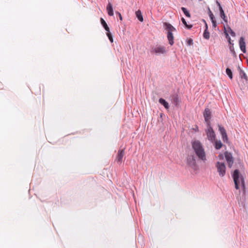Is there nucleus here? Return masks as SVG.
<instances>
[{
	"label": "nucleus",
	"mask_w": 248,
	"mask_h": 248,
	"mask_svg": "<svg viewBox=\"0 0 248 248\" xmlns=\"http://www.w3.org/2000/svg\"><path fill=\"white\" fill-rule=\"evenodd\" d=\"M192 148L199 160L203 162L206 160V154L202 143L198 140L191 141Z\"/></svg>",
	"instance_id": "obj_1"
},
{
	"label": "nucleus",
	"mask_w": 248,
	"mask_h": 248,
	"mask_svg": "<svg viewBox=\"0 0 248 248\" xmlns=\"http://www.w3.org/2000/svg\"><path fill=\"white\" fill-rule=\"evenodd\" d=\"M232 176L234 181L235 188L236 189H239V186L241 185L242 191L244 195L246 192L245 181L243 176L240 174L239 170H235Z\"/></svg>",
	"instance_id": "obj_2"
},
{
	"label": "nucleus",
	"mask_w": 248,
	"mask_h": 248,
	"mask_svg": "<svg viewBox=\"0 0 248 248\" xmlns=\"http://www.w3.org/2000/svg\"><path fill=\"white\" fill-rule=\"evenodd\" d=\"M163 26L165 30L167 31V39L169 43L170 46H172L174 44V37L172 32L176 31V30L169 23L164 22L163 23Z\"/></svg>",
	"instance_id": "obj_3"
},
{
	"label": "nucleus",
	"mask_w": 248,
	"mask_h": 248,
	"mask_svg": "<svg viewBox=\"0 0 248 248\" xmlns=\"http://www.w3.org/2000/svg\"><path fill=\"white\" fill-rule=\"evenodd\" d=\"M150 52L153 54L159 55L165 54L166 53V49L165 46L160 45H156L151 46Z\"/></svg>",
	"instance_id": "obj_4"
},
{
	"label": "nucleus",
	"mask_w": 248,
	"mask_h": 248,
	"mask_svg": "<svg viewBox=\"0 0 248 248\" xmlns=\"http://www.w3.org/2000/svg\"><path fill=\"white\" fill-rule=\"evenodd\" d=\"M186 164L194 171L198 170V166L196 163L195 156L194 155H188L186 157Z\"/></svg>",
	"instance_id": "obj_5"
},
{
	"label": "nucleus",
	"mask_w": 248,
	"mask_h": 248,
	"mask_svg": "<svg viewBox=\"0 0 248 248\" xmlns=\"http://www.w3.org/2000/svg\"><path fill=\"white\" fill-rule=\"evenodd\" d=\"M207 128L205 129L206 134L208 140L213 142L215 141L216 134L211 124L206 125Z\"/></svg>",
	"instance_id": "obj_6"
},
{
	"label": "nucleus",
	"mask_w": 248,
	"mask_h": 248,
	"mask_svg": "<svg viewBox=\"0 0 248 248\" xmlns=\"http://www.w3.org/2000/svg\"><path fill=\"white\" fill-rule=\"evenodd\" d=\"M216 167L220 177H223L226 173V166L223 162H217Z\"/></svg>",
	"instance_id": "obj_7"
},
{
	"label": "nucleus",
	"mask_w": 248,
	"mask_h": 248,
	"mask_svg": "<svg viewBox=\"0 0 248 248\" xmlns=\"http://www.w3.org/2000/svg\"><path fill=\"white\" fill-rule=\"evenodd\" d=\"M206 125L211 124L210 119L211 118V111L208 108H206L203 113Z\"/></svg>",
	"instance_id": "obj_8"
},
{
	"label": "nucleus",
	"mask_w": 248,
	"mask_h": 248,
	"mask_svg": "<svg viewBox=\"0 0 248 248\" xmlns=\"http://www.w3.org/2000/svg\"><path fill=\"white\" fill-rule=\"evenodd\" d=\"M225 157L228 164V167L231 168L233 163V159L231 153L225 152L224 153Z\"/></svg>",
	"instance_id": "obj_9"
},
{
	"label": "nucleus",
	"mask_w": 248,
	"mask_h": 248,
	"mask_svg": "<svg viewBox=\"0 0 248 248\" xmlns=\"http://www.w3.org/2000/svg\"><path fill=\"white\" fill-rule=\"evenodd\" d=\"M239 45L240 46V48L241 50L243 53L246 52V42L245 41V38L243 37H241L239 41Z\"/></svg>",
	"instance_id": "obj_10"
},
{
	"label": "nucleus",
	"mask_w": 248,
	"mask_h": 248,
	"mask_svg": "<svg viewBox=\"0 0 248 248\" xmlns=\"http://www.w3.org/2000/svg\"><path fill=\"white\" fill-rule=\"evenodd\" d=\"M124 154V149H120L118 150L117 156L116 160L117 162L121 163Z\"/></svg>",
	"instance_id": "obj_11"
},
{
	"label": "nucleus",
	"mask_w": 248,
	"mask_h": 248,
	"mask_svg": "<svg viewBox=\"0 0 248 248\" xmlns=\"http://www.w3.org/2000/svg\"><path fill=\"white\" fill-rule=\"evenodd\" d=\"M171 101L172 104L175 106L177 107L179 103V96L177 94H174L171 96Z\"/></svg>",
	"instance_id": "obj_12"
},
{
	"label": "nucleus",
	"mask_w": 248,
	"mask_h": 248,
	"mask_svg": "<svg viewBox=\"0 0 248 248\" xmlns=\"http://www.w3.org/2000/svg\"><path fill=\"white\" fill-rule=\"evenodd\" d=\"M107 10L108 11V15L109 16H113L114 15L113 6L111 3L108 2L107 6Z\"/></svg>",
	"instance_id": "obj_13"
},
{
	"label": "nucleus",
	"mask_w": 248,
	"mask_h": 248,
	"mask_svg": "<svg viewBox=\"0 0 248 248\" xmlns=\"http://www.w3.org/2000/svg\"><path fill=\"white\" fill-rule=\"evenodd\" d=\"M158 102L160 104L162 105L165 108L167 109L169 108V103L164 99L160 98L159 99Z\"/></svg>",
	"instance_id": "obj_14"
},
{
	"label": "nucleus",
	"mask_w": 248,
	"mask_h": 248,
	"mask_svg": "<svg viewBox=\"0 0 248 248\" xmlns=\"http://www.w3.org/2000/svg\"><path fill=\"white\" fill-rule=\"evenodd\" d=\"M136 15L137 17L138 18V20L142 22L143 21V18L141 14V11L139 10L136 12Z\"/></svg>",
	"instance_id": "obj_15"
},
{
	"label": "nucleus",
	"mask_w": 248,
	"mask_h": 248,
	"mask_svg": "<svg viewBox=\"0 0 248 248\" xmlns=\"http://www.w3.org/2000/svg\"><path fill=\"white\" fill-rule=\"evenodd\" d=\"M100 21L102 25L104 28L107 32H109V28L108 27L106 21L102 18H101Z\"/></svg>",
	"instance_id": "obj_16"
},
{
	"label": "nucleus",
	"mask_w": 248,
	"mask_h": 248,
	"mask_svg": "<svg viewBox=\"0 0 248 248\" xmlns=\"http://www.w3.org/2000/svg\"><path fill=\"white\" fill-rule=\"evenodd\" d=\"M222 143L220 140L215 141V147L216 149L219 150L222 147Z\"/></svg>",
	"instance_id": "obj_17"
},
{
	"label": "nucleus",
	"mask_w": 248,
	"mask_h": 248,
	"mask_svg": "<svg viewBox=\"0 0 248 248\" xmlns=\"http://www.w3.org/2000/svg\"><path fill=\"white\" fill-rule=\"evenodd\" d=\"M239 75H240V77L241 78H244L247 80V76L246 73H245V72L243 70H242V69H240V67H239Z\"/></svg>",
	"instance_id": "obj_18"
},
{
	"label": "nucleus",
	"mask_w": 248,
	"mask_h": 248,
	"mask_svg": "<svg viewBox=\"0 0 248 248\" xmlns=\"http://www.w3.org/2000/svg\"><path fill=\"white\" fill-rule=\"evenodd\" d=\"M218 130L221 135L224 134L226 133V130L224 127L220 124H218Z\"/></svg>",
	"instance_id": "obj_19"
},
{
	"label": "nucleus",
	"mask_w": 248,
	"mask_h": 248,
	"mask_svg": "<svg viewBox=\"0 0 248 248\" xmlns=\"http://www.w3.org/2000/svg\"><path fill=\"white\" fill-rule=\"evenodd\" d=\"M203 37L204 39L208 40L210 38V32L207 30H204Z\"/></svg>",
	"instance_id": "obj_20"
},
{
	"label": "nucleus",
	"mask_w": 248,
	"mask_h": 248,
	"mask_svg": "<svg viewBox=\"0 0 248 248\" xmlns=\"http://www.w3.org/2000/svg\"><path fill=\"white\" fill-rule=\"evenodd\" d=\"M181 10L186 17H190V14L189 12L187 11L186 8L185 7H182Z\"/></svg>",
	"instance_id": "obj_21"
},
{
	"label": "nucleus",
	"mask_w": 248,
	"mask_h": 248,
	"mask_svg": "<svg viewBox=\"0 0 248 248\" xmlns=\"http://www.w3.org/2000/svg\"><path fill=\"white\" fill-rule=\"evenodd\" d=\"M226 73L229 78L232 79V70L230 68H227L226 69Z\"/></svg>",
	"instance_id": "obj_22"
},
{
	"label": "nucleus",
	"mask_w": 248,
	"mask_h": 248,
	"mask_svg": "<svg viewBox=\"0 0 248 248\" xmlns=\"http://www.w3.org/2000/svg\"><path fill=\"white\" fill-rule=\"evenodd\" d=\"M181 20H182V23L185 26V27L186 28H187V29H191L192 27V25H188L187 24L186 20L185 19V18L184 17L182 18Z\"/></svg>",
	"instance_id": "obj_23"
},
{
	"label": "nucleus",
	"mask_w": 248,
	"mask_h": 248,
	"mask_svg": "<svg viewBox=\"0 0 248 248\" xmlns=\"http://www.w3.org/2000/svg\"><path fill=\"white\" fill-rule=\"evenodd\" d=\"M219 14H220V17L222 19H223V20L224 21V22H227V17H226V16L225 15L224 11L219 12Z\"/></svg>",
	"instance_id": "obj_24"
},
{
	"label": "nucleus",
	"mask_w": 248,
	"mask_h": 248,
	"mask_svg": "<svg viewBox=\"0 0 248 248\" xmlns=\"http://www.w3.org/2000/svg\"><path fill=\"white\" fill-rule=\"evenodd\" d=\"M107 35L108 37L109 41L112 43L113 42V37L111 33L110 32V31L109 30V32H107Z\"/></svg>",
	"instance_id": "obj_25"
},
{
	"label": "nucleus",
	"mask_w": 248,
	"mask_h": 248,
	"mask_svg": "<svg viewBox=\"0 0 248 248\" xmlns=\"http://www.w3.org/2000/svg\"><path fill=\"white\" fill-rule=\"evenodd\" d=\"M222 140L224 142H228V136L227 133H225L224 134L221 135Z\"/></svg>",
	"instance_id": "obj_26"
},
{
	"label": "nucleus",
	"mask_w": 248,
	"mask_h": 248,
	"mask_svg": "<svg viewBox=\"0 0 248 248\" xmlns=\"http://www.w3.org/2000/svg\"><path fill=\"white\" fill-rule=\"evenodd\" d=\"M230 50L231 52V53L232 54L233 56L235 57H236V54L234 50V48L233 46H231L230 47Z\"/></svg>",
	"instance_id": "obj_27"
},
{
	"label": "nucleus",
	"mask_w": 248,
	"mask_h": 248,
	"mask_svg": "<svg viewBox=\"0 0 248 248\" xmlns=\"http://www.w3.org/2000/svg\"><path fill=\"white\" fill-rule=\"evenodd\" d=\"M224 33H225V34L226 37L228 39V42H229V43L230 44H232V45L233 46V44H232V43H231V38L229 37V34H228V32H227V31H226V30L225 31Z\"/></svg>",
	"instance_id": "obj_28"
},
{
	"label": "nucleus",
	"mask_w": 248,
	"mask_h": 248,
	"mask_svg": "<svg viewBox=\"0 0 248 248\" xmlns=\"http://www.w3.org/2000/svg\"><path fill=\"white\" fill-rule=\"evenodd\" d=\"M193 40L191 38L189 39L187 41V44L188 46H191L193 44Z\"/></svg>",
	"instance_id": "obj_29"
},
{
	"label": "nucleus",
	"mask_w": 248,
	"mask_h": 248,
	"mask_svg": "<svg viewBox=\"0 0 248 248\" xmlns=\"http://www.w3.org/2000/svg\"><path fill=\"white\" fill-rule=\"evenodd\" d=\"M228 29L230 31V34L232 36H235V33L231 29L230 27H228Z\"/></svg>",
	"instance_id": "obj_30"
},
{
	"label": "nucleus",
	"mask_w": 248,
	"mask_h": 248,
	"mask_svg": "<svg viewBox=\"0 0 248 248\" xmlns=\"http://www.w3.org/2000/svg\"><path fill=\"white\" fill-rule=\"evenodd\" d=\"M115 13H116V14L118 15L120 20H123V17H122V16L121 13H119L118 11L116 12Z\"/></svg>",
	"instance_id": "obj_31"
},
{
	"label": "nucleus",
	"mask_w": 248,
	"mask_h": 248,
	"mask_svg": "<svg viewBox=\"0 0 248 248\" xmlns=\"http://www.w3.org/2000/svg\"><path fill=\"white\" fill-rule=\"evenodd\" d=\"M213 27L216 28L217 27V22L216 21L212 22Z\"/></svg>",
	"instance_id": "obj_32"
},
{
	"label": "nucleus",
	"mask_w": 248,
	"mask_h": 248,
	"mask_svg": "<svg viewBox=\"0 0 248 248\" xmlns=\"http://www.w3.org/2000/svg\"><path fill=\"white\" fill-rule=\"evenodd\" d=\"M216 4H217V7H218V8H219L220 7H221V4H220V2H219L217 0H216Z\"/></svg>",
	"instance_id": "obj_33"
},
{
	"label": "nucleus",
	"mask_w": 248,
	"mask_h": 248,
	"mask_svg": "<svg viewBox=\"0 0 248 248\" xmlns=\"http://www.w3.org/2000/svg\"><path fill=\"white\" fill-rule=\"evenodd\" d=\"M216 4H217V7H218V8H219L220 7H221V4H220V2H219L217 0H216Z\"/></svg>",
	"instance_id": "obj_34"
},
{
	"label": "nucleus",
	"mask_w": 248,
	"mask_h": 248,
	"mask_svg": "<svg viewBox=\"0 0 248 248\" xmlns=\"http://www.w3.org/2000/svg\"><path fill=\"white\" fill-rule=\"evenodd\" d=\"M210 19H211V22L216 21V18H215V16H214V17H213L210 18Z\"/></svg>",
	"instance_id": "obj_35"
},
{
	"label": "nucleus",
	"mask_w": 248,
	"mask_h": 248,
	"mask_svg": "<svg viewBox=\"0 0 248 248\" xmlns=\"http://www.w3.org/2000/svg\"><path fill=\"white\" fill-rule=\"evenodd\" d=\"M211 13H212L211 10H210V8L208 7V15H210Z\"/></svg>",
	"instance_id": "obj_36"
},
{
	"label": "nucleus",
	"mask_w": 248,
	"mask_h": 248,
	"mask_svg": "<svg viewBox=\"0 0 248 248\" xmlns=\"http://www.w3.org/2000/svg\"><path fill=\"white\" fill-rule=\"evenodd\" d=\"M208 15L209 16L210 18L215 16L214 15H213V13H211V14L210 15Z\"/></svg>",
	"instance_id": "obj_37"
},
{
	"label": "nucleus",
	"mask_w": 248,
	"mask_h": 248,
	"mask_svg": "<svg viewBox=\"0 0 248 248\" xmlns=\"http://www.w3.org/2000/svg\"><path fill=\"white\" fill-rule=\"evenodd\" d=\"M208 15L209 16L210 18L215 16L214 15H213V13H211V14L210 15Z\"/></svg>",
	"instance_id": "obj_38"
},
{
	"label": "nucleus",
	"mask_w": 248,
	"mask_h": 248,
	"mask_svg": "<svg viewBox=\"0 0 248 248\" xmlns=\"http://www.w3.org/2000/svg\"><path fill=\"white\" fill-rule=\"evenodd\" d=\"M205 30H207V31H208V25L207 23H205Z\"/></svg>",
	"instance_id": "obj_39"
},
{
	"label": "nucleus",
	"mask_w": 248,
	"mask_h": 248,
	"mask_svg": "<svg viewBox=\"0 0 248 248\" xmlns=\"http://www.w3.org/2000/svg\"><path fill=\"white\" fill-rule=\"evenodd\" d=\"M218 9H219V12L223 11L222 6L220 7Z\"/></svg>",
	"instance_id": "obj_40"
},
{
	"label": "nucleus",
	"mask_w": 248,
	"mask_h": 248,
	"mask_svg": "<svg viewBox=\"0 0 248 248\" xmlns=\"http://www.w3.org/2000/svg\"><path fill=\"white\" fill-rule=\"evenodd\" d=\"M202 21H203V22L204 23V24H205V23H206V21L204 19H202Z\"/></svg>",
	"instance_id": "obj_41"
}]
</instances>
